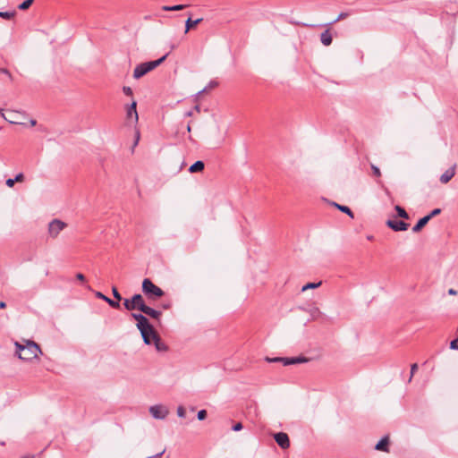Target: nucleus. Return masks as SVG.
I'll list each match as a JSON object with an SVG mask.
<instances>
[{"instance_id":"obj_1","label":"nucleus","mask_w":458,"mask_h":458,"mask_svg":"<svg viewBox=\"0 0 458 458\" xmlns=\"http://www.w3.org/2000/svg\"><path fill=\"white\" fill-rule=\"evenodd\" d=\"M131 317L137 321L136 327L140 332L143 342L148 345L151 344L155 339V336H157V332L150 324L148 318L142 313H131Z\"/></svg>"},{"instance_id":"obj_2","label":"nucleus","mask_w":458,"mask_h":458,"mask_svg":"<svg viewBox=\"0 0 458 458\" xmlns=\"http://www.w3.org/2000/svg\"><path fill=\"white\" fill-rule=\"evenodd\" d=\"M24 344L15 342L14 345L16 348V354L18 358L25 360L30 361L33 359L37 358L38 353H42V351L38 344L30 340H25Z\"/></svg>"},{"instance_id":"obj_3","label":"nucleus","mask_w":458,"mask_h":458,"mask_svg":"<svg viewBox=\"0 0 458 458\" xmlns=\"http://www.w3.org/2000/svg\"><path fill=\"white\" fill-rule=\"evenodd\" d=\"M168 55L169 54L167 53L157 60L145 62L138 64L134 69L133 78L138 80L145 74H147L148 72H149L150 71L154 70L166 59Z\"/></svg>"},{"instance_id":"obj_4","label":"nucleus","mask_w":458,"mask_h":458,"mask_svg":"<svg viewBox=\"0 0 458 458\" xmlns=\"http://www.w3.org/2000/svg\"><path fill=\"white\" fill-rule=\"evenodd\" d=\"M142 292L148 300H157L165 295V292L156 285L149 278L142 281Z\"/></svg>"},{"instance_id":"obj_5","label":"nucleus","mask_w":458,"mask_h":458,"mask_svg":"<svg viewBox=\"0 0 458 458\" xmlns=\"http://www.w3.org/2000/svg\"><path fill=\"white\" fill-rule=\"evenodd\" d=\"M123 306L125 310L131 311V310H140V312L146 308L147 304L144 301V298L140 293H135L131 299H124L123 300Z\"/></svg>"},{"instance_id":"obj_6","label":"nucleus","mask_w":458,"mask_h":458,"mask_svg":"<svg viewBox=\"0 0 458 458\" xmlns=\"http://www.w3.org/2000/svg\"><path fill=\"white\" fill-rule=\"evenodd\" d=\"M67 226L66 223L59 220V219H53L48 224V233L49 236L52 238H56L60 232L64 230Z\"/></svg>"},{"instance_id":"obj_7","label":"nucleus","mask_w":458,"mask_h":458,"mask_svg":"<svg viewBox=\"0 0 458 458\" xmlns=\"http://www.w3.org/2000/svg\"><path fill=\"white\" fill-rule=\"evenodd\" d=\"M386 225L391 228L394 232L406 231L409 227V224L401 220H392L388 219L386 221Z\"/></svg>"},{"instance_id":"obj_8","label":"nucleus","mask_w":458,"mask_h":458,"mask_svg":"<svg viewBox=\"0 0 458 458\" xmlns=\"http://www.w3.org/2000/svg\"><path fill=\"white\" fill-rule=\"evenodd\" d=\"M274 439L282 449H287L290 446L289 437L284 432L276 433L274 435Z\"/></svg>"},{"instance_id":"obj_9","label":"nucleus","mask_w":458,"mask_h":458,"mask_svg":"<svg viewBox=\"0 0 458 458\" xmlns=\"http://www.w3.org/2000/svg\"><path fill=\"white\" fill-rule=\"evenodd\" d=\"M149 412L155 419L158 420L165 419L168 414V411L161 405L151 406L149 408Z\"/></svg>"},{"instance_id":"obj_10","label":"nucleus","mask_w":458,"mask_h":458,"mask_svg":"<svg viewBox=\"0 0 458 458\" xmlns=\"http://www.w3.org/2000/svg\"><path fill=\"white\" fill-rule=\"evenodd\" d=\"M137 103L136 101H132V103L127 107L126 116L127 119H132L135 123L139 120V115L137 112Z\"/></svg>"},{"instance_id":"obj_11","label":"nucleus","mask_w":458,"mask_h":458,"mask_svg":"<svg viewBox=\"0 0 458 458\" xmlns=\"http://www.w3.org/2000/svg\"><path fill=\"white\" fill-rule=\"evenodd\" d=\"M147 316H149L151 318L160 322L162 312L160 310H155L149 306H146V308L141 311Z\"/></svg>"},{"instance_id":"obj_12","label":"nucleus","mask_w":458,"mask_h":458,"mask_svg":"<svg viewBox=\"0 0 458 458\" xmlns=\"http://www.w3.org/2000/svg\"><path fill=\"white\" fill-rule=\"evenodd\" d=\"M455 168L456 165H454L452 167L447 169L441 176L440 182L444 184L449 182L451 179L455 175Z\"/></svg>"},{"instance_id":"obj_13","label":"nucleus","mask_w":458,"mask_h":458,"mask_svg":"<svg viewBox=\"0 0 458 458\" xmlns=\"http://www.w3.org/2000/svg\"><path fill=\"white\" fill-rule=\"evenodd\" d=\"M96 297L105 301L106 302H107L109 304V306H111L114 309H119L120 308V303L117 301H114V300H112V299L106 297V295H104L100 292H97L96 293Z\"/></svg>"},{"instance_id":"obj_14","label":"nucleus","mask_w":458,"mask_h":458,"mask_svg":"<svg viewBox=\"0 0 458 458\" xmlns=\"http://www.w3.org/2000/svg\"><path fill=\"white\" fill-rule=\"evenodd\" d=\"M389 437L387 436L382 437L375 446L377 451L388 452Z\"/></svg>"},{"instance_id":"obj_15","label":"nucleus","mask_w":458,"mask_h":458,"mask_svg":"<svg viewBox=\"0 0 458 458\" xmlns=\"http://www.w3.org/2000/svg\"><path fill=\"white\" fill-rule=\"evenodd\" d=\"M153 344H155L156 350L157 352H166L168 349L167 345L164 342H162L158 334L157 335V336H155Z\"/></svg>"},{"instance_id":"obj_16","label":"nucleus","mask_w":458,"mask_h":458,"mask_svg":"<svg viewBox=\"0 0 458 458\" xmlns=\"http://www.w3.org/2000/svg\"><path fill=\"white\" fill-rule=\"evenodd\" d=\"M320 41L324 46H329L332 43V36L328 30H326L320 35Z\"/></svg>"},{"instance_id":"obj_17","label":"nucleus","mask_w":458,"mask_h":458,"mask_svg":"<svg viewBox=\"0 0 458 458\" xmlns=\"http://www.w3.org/2000/svg\"><path fill=\"white\" fill-rule=\"evenodd\" d=\"M204 167H205V164L203 161H196L194 164H192L190 168H189V172L193 174V173H198V172H201L204 170Z\"/></svg>"},{"instance_id":"obj_18","label":"nucleus","mask_w":458,"mask_h":458,"mask_svg":"<svg viewBox=\"0 0 458 458\" xmlns=\"http://www.w3.org/2000/svg\"><path fill=\"white\" fill-rule=\"evenodd\" d=\"M201 21H202L201 18H199V19L193 21V20H191V17H189L187 19V21H185V31L184 32L188 33L191 29H192L196 25L199 24Z\"/></svg>"},{"instance_id":"obj_19","label":"nucleus","mask_w":458,"mask_h":458,"mask_svg":"<svg viewBox=\"0 0 458 458\" xmlns=\"http://www.w3.org/2000/svg\"><path fill=\"white\" fill-rule=\"evenodd\" d=\"M428 223V218L423 216L422 218L419 219L417 224L412 227V232L419 233Z\"/></svg>"},{"instance_id":"obj_20","label":"nucleus","mask_w":458,"mask_h":458,"mask_svg":"<svg viewBox=\"0 0 458 458\" xmlns=\"http://www.w3.org/2000/svg\"><path fill=\"white\" fill-rule=\"evenodd\" d=\"M333 205L337 209H339L341 212L345 213L346 215H348L350 217H352V218L354 217L353 212L351 210V208L349 207L344 206V205H340V204H338L336 202H334Z\"/></svg>"},{"instance_id":"obj_21","label":"nucleus","mask_w":458,"mask_h":458,"mask_svg":"<svg viewBox=\"0 0 458 458\" xmlns=\"http://www.w3.org/2000/svg\"><path fill=\"white\" fill-rule=\"evenodd\" d=\"M187 5L185 4H176V5H172V6H169V5H164L162 7V9L164 11H182L183 9L186 8Z\"/></svg>"},{"instance_id":"obj_22","label":"nucleus","mask_w":458,"mask_h":458,"mask_svg":"<svg viewBox=\"0 0 458 458\" xmlns=\"http://www.w3.org/2000/svg\"><path fill=\"white\" fill-rule=\"evenodd\" d=\"M394 209H395L398 216H400V217H402L403 219H409V215H408V213L405 211V209L403 208H402L399 205H396L394 207Z\"/></svg>"},{"instance_id":"obj_23","label":"nucleus","mask_w":458,"mask_h":458,"mask_svg":"<svg viewBox=\"0 0 458 458\" xmlns=\"http://www.w3.org/2000/svg\"><path fill=\"white\" fill-rule=\"evenodd\" d=\"M308 361H309V359L306 358V357H303V356L290 357V363H291V365L305 363V362H308Z\"/></svg>"},{"instance_id":"obj_24","label":"nucleus","mask_w":458,"mask_h":458,"mask_svg":"<svg viewBox=\"0 0 458 458\" xmlns=\"http://www.w3.org/2000/svg\"><path fill=\"white\" fill-rule=\"evenodd\" d=\"M321 284V282L318 283H308L305 285L302 286L301 292H305L309 289H315L318 288Z\"/></svg>"},{"instance_id":"obj_25","label":"nucleus","mask_w":458,"mask_h":458,"mask_svg":"<svg viewBox=\"0 0 458 458\" xmlns=\"http://www.w3.org/2000/svg\"><path fill=\"white\" fill-rule=\"evenodd\" d=\"M16 14L15 11L12 12H0V17L5 20H10L13 18Z\"/></svg>"},{"instance_id":"obj_26","label":"nucleus","mask_w":458,"mask_h":458,"mask_svg":"<svg viewBox=\"0 0 458 458\" xmlns=\"http://www.w3.org/2000/svg\"><path fill=\"white\" fill-rule=\"evenodd\" d=\"M33 1L34 0H25L21 4H19L18 8L22 11L27 10L32 4Z\"/></svg>"},{"instance_id":"obj_27","label":"nucleus","mask_w":458,"mask_h":458,"mask_svg":"<svg viewBox=\"0 0 458 458\" xmlns=\"http://www.w3.org/2000/svg\"><path fill=\"white\" fill-rule=\"evenodd\" d=\"M0 74H4V78H7L9 81H13V75L6 68H0Z\"/></svg>"},{"instance_id":"obj_28","label":"nucleus","mask_w":458,"mask_h":458,"mask_svg":"<svg viewBox=\"0 0 458 458\" xmlns=\"http://www.w3.org/2000/svg\"><path fill=\"white\" fill-rule=\"evenodd\" d=\"M0 74H4V78H7L9 81H13V75L6 68H0Z\"/></svg>"},{"instance_id":"obj_29","label":"nucleus","mask_w":458,"mask_h":458,"mask_svg":"<svg viewBox=\"0 0 458 458\" xmlns=\"http://www.w3.org/2000/svg\"><path fill=\"white\" fill-rule=\"evenodd\" d=\"M0 115L5 120L7 121L8 123H13V124H22L23 123L20 122V121H16V120H11L9 119L8 117H6L4 114V110L2 108H0Z\"/></svg>"},{"instance_id":"obj_30","label":"nucleus","mask_w":458,"mask_h":458,"mask_svg":"<svg viewBox=\"0 0 458 458\" xmlns=\"http://www.w3.org/2000/svg\"><path fill=\"white\" fill-rule=\"evenodd\" d=\"M217 85H218V83L216 81H211L206 88H204L202 90H200L198 93V95H200V94L204 93L205 91H207L208 89L216 87Z\"/></svg>"},{"instance_id":"obj_31","label":"nucleus","mask_w":458,"mask_h":458,"mask_svg":"<svg viewBox=\"0 0 458 458\" xmlns=\"http://www.w3.org/2000/svg\"><path fill=\"white\" fill-rule=\"evenodd\" d=\"M370 167H371L373 175L377 178H379L381 176L380 169L373 164L370 165Z\"/></svg>"},{"instance_id":"obj_32","label":"nucleus","mask_w":458,"mask_h":458,"mask_svg":"<svg viewBox=\"0 0 458 458\" xmlns=\"http://www.w3.org/2000/svg\"><path fill=\"white\" fill-rule=\"evenodd\" d=\"M441 213L440 208H435L433 209L428 215L425 216L427 218H428V221L433 218L434 216L439 215Z\"/></svg>"},{"instance_id":"obj_33","label":"nucleus","mask_w":458,"mask_h":458,"mask_svg":"<svg viewBox=\"0 0 458 458\" xmlns=\"http://www.w3.org/2000/svg\"><path fill=\"white\" fill-rule=\"evenodd\" d=\"M310 314L313 317V318H317L322 315L321 311L318 308L315 307L310 310Z\"/></svg>"},{"instance_id":"obj_34","label":"nucleus","mask_w":458,"mask_h":458,"mask_svg":"<svg viewBox=\"0 0 458 458\" xmlns=\"http://www.w3.org/2000/svg\"><path fill=\"white\" fill-rule=\"evenodd\" d=\"M112 293H113V296L114 298L115 299V301H117L119 302V301L122 300V296L120 294V293L118 292L117 288L116 287H113L112 288Z\"/></svg>"},{"instance_id":"obj_35","label":"nucleus","mask_w":458,"mask_h":458,"mask_svg":"<svg viewBox=\"0 0 458 458\" xmlns=\"http://www.w3.org/2000/svg\"><path fill=\"white\" fill-rule=\"evenodd\" d=\"M207 417V411L206 410H200L199 411L198 414H197V418L198 420H205Z\"/></svg>"},{"instance_id":"obj_36","label":"nucleus","mask_w":458,"mask_h":458,"mask_svg":"<svg viewBox=\"0 0 458 458\" xmlns=\"http://www.w3.org/2000/svg\"><path fill=\"white\" fill-rule=\"evenodd\" d=\"M418 369V364L417 363H413L411 364V376H410V378H409V382L411 381V378L414 375V373L416 372V370Z\"/></svg>"},{"instance_id":"obj_37","label":"nucleus","mask_w":458,"mask_h":458,"mask_svg":"<svg viewBox=\"0 0 458 458\" xmlns=\"http://www.w3.org/2000/svg\"><path fill=\"white\" fill-rule=\"evenodd\" d=\"M177 415L181 418H184L186 415V411L182 406H179L177 408Z\"/></svg>"},{"instance_id":"obj_38","label":"nucleus","mask_w":458,"mask_h":458,"mask_svg":"<svg viewBox=\"0 0 458 458\" xmlns=\"http://www.w3.org/2000/svg\"><path fill=\"white\" fill-rule=\"evenodd\" d=\"M450 348L453 350H458V337L451 341Z\"/></svg>"},{"instance_id":"obj_39","label":"nucleus","mask_w":458,"mask_h":458,"mask_svg":"<svg viewBox=\"0 0 458 458\" xmlns=\"http://www.w3.org/2000/svg\"><path fill=\"white\" fill-rule=\"evenodd\" d=\"M347 16H348V13H341L338 15V17H337L335 21H332V23H335V22H337V21H341V20H343V19L346 18Z\"/></svg>"},{"instance_id":"obj_40","label":"nucleus","mask_w":458,"mask_h":458,"mask_svg":"<svg viewBox=\"0 0 458 458\" xmlns=\"http://www.w3.org/2000/svg\"><path fill=\"white\" fill-rule=\"evenodd\" d=\"M123 91L126 96H132V89L130 87L124 86Z\"/></svg>"},{"instance_id":"obj_41","label":"nucleus","mask_w":458,"mask_h":458,"mask_svg":"<svg viewBox=\"0 0 458 458\" xmlns=\"http://www.w3.org/2000/svg\"><path fill=\"white\" fill-rule=\"evenodd\" d=\"M280 362H282L284 366L291 365L290 357H282V359H280Z\"/></svg>"},{"instance_id":"obj_42","label":"nucleus","mask_w":458,"mask_h":458,"mask_svg":"<svg viewBox=\"0 0 458 458\" xmlns=\"http://www.w3.org/2000/svg\"><path fill=\"white\" fill-rule=\"evenodd\" d=\"M280 359H282V357H276V358H269V357H266V360L267 362H280Z\"/></svg>"},{"instance_id":"obj_43","label":"nucleus","mask_w":458,"mask_h":458,"mask_svg":"<svg viewBox=\"0 0 458 458\" xmlns=\"http://www.w3.org/2000/svg\"><path fill=\"white\" fill-rule=\"evenodd\" d=\"M165 452V449H163L161 452H159V453H157V454H156L154 455L148 456L147 458H162V456L164 455Z\"/></svg>"},{"instance_id":"obj_44","label":"nucleus","mask_w":458,"mask_h":458,"mask_svg":"<svg viewBox=\"0 0 458 458\" xmlns=\"http://www.w3.org/2000/svg\"><path fill=\"white\" fill-rule=\"evenodd\" d=\"M15 182H16L14 181V178H9V179H7V180H6L5 184H6L8 187L12 188V187H13V185H14V183H15Z\"/></svg>"},{"instance_id":"obj_45","label":"nucleus","mask_w":458,"mask_h":458,"mask_svg":"<svg viewBox=\"0 0 458 458\" xmlns=\"http://www.w3.org/2000/svg\"><path fill=\"white\" fill-rule=\"evenodd\" d=\"M242 428V424L241 422H238L233 426L232 429L233 431H240Z\"/></svg>"},{"instance_id":"obj_46","label":"nucleus","mask_w":458,"mask_h":458,"mask_svg":"<svg viewBox=\"0 0 458 458\" xmlns=\"http://www.w3.org/2000/svg\"><path fill=\"white\" fill-rule=\"evenodd\" d=\"M24 179V175L22 173H19L18 174H16V176L14 177V181L15 182H22Z\"/></svg>"},{"instance_id":"obj_47","label":"nucleus","mask_w":458,"mask_h":458,"mask_svg":"<svg viewBox=\"0 0 458 458\" xmlns=\"http://www.w3.org/2000/svg\"><path fill=\"white\" fill-rule=\"evenodd\" d=\"M76 278H77L78 280L81 281V282H84V281H85V276H84V275H83V274H81V273H78V274L76 275Z\"/></svg>"},{"instance_id":"obj_48","label":"nucleus","mask_w":458,"mask_h":458,"mask_svg":"<svg viewBox=\"0 0 458 458\" xmlns=\"http://www.w3.org/2000/svg\"><path fill=\"white\" fill-rule=\"evenodd\" d=\"M162 308L164 310H169L171 308V303L170 302H167V303H163L162 304Z\"/></svg>"},{"instance_id":"obj_49","label":"nucleus","mask_w":458,"mask_h":458,"mask_svg":"<svg viewBox=\"0 0 458 458\" xmlns=\"http://www.w3.org/2000/svg\"><path fill=\"white\" fill-rule=\"evenodd\" d=\"M139 140H140V131H136V139H135V141H134V146H136L138 144Z\"/></svg>"},{"instance_id":"obj_50","label":"nucleus","mask_w":458,"mask_h":458,"mask_svg":"<svg viewBox=\"0 0 458 458\" xmlns=\"http://www.w3.org/2000/svg\"><path fill=\"white\" fill-rule=\"evenodd\" d=\"M448 294H450V295H456L457 294V291L453 289V288H451V289L448 290Z\"/></svg>"},{"instance_id":"obj_51","label":"nucleus","mask_w":458,"mask_h":458,"mask_svg":"<svg viewBox=\"0 0 458 458\" xmlns=\"http://www.w3.org/2000/svg\"><path fill=\"white\" fill-rule=\"evenodd\" d=\"M194 111L199 113L200 112V106L199 105H196L193 108Z\"/></svg>"},{"instance_id":"obj_52","label":"nucleus","mask_w":458,"mask_h":458,"mask_svg":"<svg viewBox=\"0 0 458 458\" xmlns=\"http://www.w3.org/2000/svg\"><path fill=\"white\" fill-rule=\"evenodd\" d=\"M30 123L31 126H35L37 124V121L35 119H30Z\"/></svg>"},{"instance_id":"obj_53","label":"nucleus","mask_w":458,"mask_h":458,"mask_svg":"<svg viewBox=\"0 0 458 458\" xmlns=\"http://www.w3.org/2000/svg\"><path fill=\"white\" fill-rule=\"evenodd\" d=\"M6 307V303L3 301H0V309H4Z\"/></svg>"},{"instance_id":"obj_54","label":"nucleus","mask_w":458,"mask_h":458,"mask_svg":"<svg viewBox=\"0 0 458 458\" xmlns=\"http://www.w3.org/2000/svg\"><path fill=\"white\" fill-rule=\"evenodd\" d=\"M21 458H36V455H34V454H28V455L22 456Z\"/></svg>"},{"instance_id":"obj_55","label":"nucleus","mask_w":458,"mask_h":458,"mask_svg":"<svg viewBox=\"0 0 458 458\" xmlns=\"http://www.w3.org/2000/svg\"><path fill=\"white\" fill-rule=\"evenodd\" d=\"M16 114H17V113H15V112H12V116H11V118H10V119H11V120H16V121H18V120L16 119V117L14 116Z\"/></svg>"},{"instance_id":"obj_56","label":"nucleus","mask_w":458,"mask_h":458,"mask_svg":"<svg viewBox=\"0 0 458 458\" xmlns=\"http://www.w3.org/2000/svg\"><path fill=\"white\" fill-rule=\"evenodd\" d=\"M193 114V110L188 111L185 115L186 116H191Z\"/></svg>"},{"instance_id":"obj_57","label":"nucleus","mask_w":458,"mask_h":458,"mask_svg":"<svg viewBox=\"0 0 458 458\" xmlns=\"http://www.w3.org/2000/svg\"><path fill=\"white\" fill-rule=\"evenodd\" d=\"M191 123H189L187 125V131L191 132Z\"/></svg>"},{"instance_id":"obj_58","label":"nucleus","mask_w":458,"mask_h":458,"mask_svg":"<svg viewBox=\"0 0 458 458\" xmlns=\"http://www.w3.org/2000/svg\"><path fill=\"white\" fill-rule=\"evenodd\" d=\"M166 458H169V456H167Z\"/></svg>"}]
</instances>
